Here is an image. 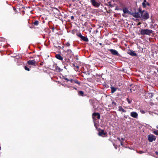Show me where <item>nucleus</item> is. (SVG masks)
I'll return each instance as SVG.
<instances>
[{
  "mask_svg": "<svg viewBox=\"0 0 158 158\" xmlns=\"http://www.w3.org/2000/svg\"><path fill=\"white\" fill-rule=\"evenodd\" d=\"M131 116L132 117L136 118L138 117V114L135 112H132L131 113Z\"/></svg>",
  "mask_w": 158,
  "mask_h": 158,
  "instance_id": "obj_13",
  "label": "nucleus"
},
{
  "mask_svg": "<svg viewBox=\"0 0 158 158\" xmlns=\"http://www.w3.org/2000/svg\"><path fill=\"white\" fill-rule=\"evenodd\" d=\"M99 118H100V115H99Z\"/></svg>",
  "mask_w": 158,
  "mask_h": 158,
  "instance_id": "obj_53",
  "label": "nucleus"
},
{
  "mask_svg": "<svg viewBox=\"0 0 158 158\" xmlns=\"http://www.w3.org/2000/svg\"><path fill=\"white\" fill-rule=\"evenodd\" d=\"M92 118L93 119V121L94 123V126L96 127V128L98 131V134L99 135V128H98V123H97V121L96 120L99 119V113H94L92 114Z\"/></svg>",
  "mask_w": 158,
  "mask_h": 158,
  "instance_id": "obj_1",
  "label": "nucleus"
},
{
  "mask_svg": "<svg viewBox=\"0 0 158 158\" xmlns=\"http://www.w3.org/2000/svg\"><path fill=\"white\" fill-rule=\"evenodd\" d=\"M138 11L140 13V18L142 19L146 20L149 18V15L148 13L145 10L141 11L140 8L138 9Z\"/></svg>",
  "mask_w": 158,
  "mask_h": 158,
  "instance_id": "obj_2",
  "label": "nucleus"
},
{
  "mask_svg": "<svg viewBox=\"0 0 158 158\" xmlns=\"http://www.w3.org/2000/svg\"><path fill=\"white\" fill-rule=\"evenodd\" d=\"M139 12L131 13V15L135 18L140 17Z\"/></svg>",
  "mask_w": 158,
  "mask_h": 158,
  "instance_id": "obj_11",
  "label": "nucleus"
},
{
  "mask_svg": "<svg viewBox=\"0 0 158 158\" xmlns=\"http://www.w3.org/2000/svg\"><path fill=\"white\" fill-rule=\"evenodd\" d=\"M130 91L131 92V89H130Z\"/></svg>",
  "mask_w": 158,
  "mask_h": 158,
  "instance_id": "obj_52",
  "label": "nucleus"
},
{
  "mask_svg": "<svg viewBox=\"0 0 158 158\" xmlns=\"http://www.w3.org/2000/svg\"><path fill=\"white\" fill-rule=\"evenodd\" d=\"M77 35L80 37L81 40H82L85 42H88L89 41V40L87 37H85L82 36L81 34L80 33L78 34H77Z\"/></svg>",
  "mask_w": 158,
  "mask_h": 158,
  "instance_id": "obj_5",
  "label": "nucleus"
},
{
  "mask_svg": "<svg viewBox=\"0 0 158 158\" xmlns=\"http://www.w3.org/2000/svg\"><path fill=\"white\" fill-rule=\"evenodd\" d=\"M2 42L1 41V40H0V47L2 46Z\"/></svg>",
  "mask_w": 158,
  "mask_h": 158,
  "instance_id": "obj_32",
  "label": "nucleus"
},
{
  "mask_svg": "<svg viewBox=\"0 0 158 158\" xmlns=\"http://www.w3.org/2000/svg\"><path fill=\"white\" fill-rule=\"evenodd\" d=\"M123 11L124 13H127L129 15H131V13L129 11L127 8H124L123 9Z\"/></svg>",
  "mask_w": 158,
  "mask_h": 158,
  "instance_id": "obj_14",
  "label": "nucleus"
},
{
  "mask_svg": "<svg viewBox=\"0 0 158 158\" xmlns=\"http://www.w3.org/2000/svg\"><path fill=\"white\" fill-rule=\"evenodd\" d=\"M53 66L55 68V69H54V71L57 72H60V71H61V70L60 68L57 65V64H54Z\"/></svg>",
  "mask_w": 158,
  "mask_h": 158,
  "instance_id": "obj_10",
  "label": "nucleus"
},
{
  "mask_svg": "<svg viewBox=\"0 0 158 158\" xmlns=\"http://www.w3.org/2000/svg\"><path fill=\"white\" fill-rule=\"evenodd\" d=\"M146 2V0H144L143 2L142 3V5L144 7H145L146 6V4L145 3Z\"/></svg>",
  "mask_w": 158,
  "mask_h": 158,
  "instance_id": "obj_23",
  "label": "nucleus"
},
{
  "mask_svg": "<svg viewBox=\"0 0 158 158\" xmlns=\"http://www.w3.org/2000/svg\"><path fill=\"white\" fill-rule=\"evenodd\" d=\"M111 89H116V88H114L112 87H111Z\"/></svg>",
  "mask_w": 158,
  "mask_h": 158,
  "instance_id": "obj_40",
  "label": "nucleus"
},
{
  "mask_svg": "<svg viewBox=\"0 0 158 158\" xmlns=\"http://www.w3.org/2000/svg\"><path fill=\"white\" fill-rule=\"evenodd\" d=\"M127 100L129 103H131V100H130L128 98H127Z\"/></svg>",
  "mask_w": 158,
  "mask_h": 158,
  "instance_id": "obj_27",
  "label": "nucleus"
},
{
  "mask_svg": "<svg viewBox=\"0 0 158 158\" xmlns=\"http://www.w3.org/2000/svg\"><path fill=\"white\" fill-rule=\"evenodd\" d=\"M117 139L120 141H121V139L119 138H118Z\"/></svg>",
  "mask_w": 158,
  "mask_h": 158,
  "instance_id": "obj_42",
  "label": "nucleus"
},
{
  "mask_svg": "<svg viewBox=\"0 0 158 158\" xmlns=\"http://www.w3.org/2000/svg\"><path fill=\"white\" fill-rule=\"evenodd\" d=\"M77 68H79V67H78V66H77Z\"/></svg>",
  "mask_w": 158,
  "mask_h": 158,
  "instance_id": "obj_49",
  "label": "nucleus"
},
{
  "mask_svg": "<svg viewBox=\"0 0 158 158\" xmlns=\"http://www.w3.org/2000/svg\"><path fill=\"white\" fill-rule=\"evenodd\" d=\"M99 44L101 45V43H99Z\"/></svg>",
  "mask_w": 158,
  "mask_h": 158,
  "instance_id": "obj_51",
  "label": "nucleus"
},
{
  "mask_svg": "<svg viewBox=\"0 0 158 158\" xmlns=\"http://www.w3.org/2000/svg\"><path fill=\"white\" fill-rule=\"evenodd\" d=\"M147 5H148V6H149V3H148V2H147Z\"/></svg>",
  "mask_w": 158,
  "mask_h": 158,
  "instance_id": "obj_45",
  "label": "nucleus"
},
{
  "mask_svg": "<svg viewBox=\"0 0 158 158\" xmlns=\"http://www.w3.org/2000/svg\"><path fill=\"white\" fill-rule=\"evenodd\" d=\"M156 154H158V152H156Z\"/></svg>",
  "mask_w": 158,
  "mask_h": 158,
  "instance_id": "obj_47",
  "label": "nucleus"
},
{
  "mask_svg": "<svg viewBox=\"0 0 158 158\" xmlns=\"http://www.w3.org/2000/svg\"><path fill=\"white\" fill-rule=\"evenodd\" d=\"M98 32V30L96 29L95 31H94V34H96Z\"/></svg>",
  "mask_w": 158,
  "mask_h": 158,
  "instance_id": "obj_31",
  "label": "nucleus"
},
{
  "mask_svg": "<svg viewBox=\"0 0 158 158\" xmlns=\"http://www.w3.org/2000/svg\"><path fill=\"white\" fill-rule=\"evenodd\" d=\"M130 55L132 56H136V54L134 52H131L130 53Z\"/></svg>",
  "mask_w": 158,
  "mask_h": 158,
  "instance_id": "obj_19",
  "label": "nucleus"
},
{
  "mask_svg": "<svg viewBox=\"0 0 158 158\" xmlns=\"http://www.w3.org/2000/svg\"><path fill=\"white\" fill-rule=\"evenodd\" d=\"M27 63L29 65L36 66V61L35 60H30L27 61Z\"/></svg>",
  "mask_w": 158,
  "mask_h": 158,
  "instance_id": "obj_8",
  "label": "nucleus"
},
{
  "mask_svg": "<svg viewBox=\"0 0 158 158\" xmlns=\"http://www.w3.org/2000/svg\"><path fill=\"white\" fill-rule=\"evenodd\" d=\"M39 22L37 20L35 21L34 22H33V25H34V26H37L39 24Z\"/></svg>",
  "mask_w": 158,
  "mask_h": 158,
  "instance_id": "obj_17",
  "label": "nucleus"
},
{
  "mask_svg": "<svg viewBox=\"0 0 158 158\" xmlns=\"http://www.w3.org/2000/svg\"><path fill=\"white\" fill-rule=\"evenodd\" d=\"M13 10L15 12H16V11H17L15 7H13Z\"/></svg>",
  "mask_w": 158,
  "mask_h": 158,
  "instance_id": "obj_34",
  "label": "nucleus"
},
{
  "mask_svg": "<svg viewBox=\"0 0 158 158\" xmlns=\"http://www.w3.org/2000/svg\"><path fill=\"white\" fill-rule=\"evenodd\" d=\"M93 105L94 106L93 107L94 110H97L99 107V105H97V106H95L94 103Z\"/></svg>",
  "mask_w": 158,
  "mask_h": 158,
  "instance_id": "obj_24",
  "label": "nucleus"
},
{
  "mask_svg": "<svg viewBox=\"0 0 158 158\" xmlns=\"http://www.w3.org/2000/svg\"><path fill=\"white\" fill-rule=\"evenodd\" d=\"M63 78L64 80L65 81L67 82H70L72 84H77L78 85H80L81 82L79 81L77 79H72L70 78H67L66 76H63Z\"/></svg>",
  "mask_w": 158,
  "mask_h": 158,
  "instance_id": "obj_3",
  "label": "nucleus"
},
{
  "mask_svg": "<svg viewBox=\"0 0 158 158\" xmlns=\"http://www.w3.org/2000/svg\"><path fill=\"white\" fill-rule=\"evenodd\" d=\"M78 94L79 95L82 96H83L84 94V92L82 91H80L79 92Z\"/></svg>",
  "mask_w": 158,
  "mask_h": 158,
  "instance_id": "obj_21",
  "label": "nucleus"
},
{
  "mask_svg": "<svg viewBox=\"0 0 158 158\" xmlns=\"http://www.w3.org/2000/svg\"><path fill=\"white\" fill-rule=\"evenodd\" d=\"M74 89H76V88H74Z\"/></svg>",
  "mask_w": 158,
  "mask_h": 158,
  "instance_id": "obj_50",
  "label": "nucleus"
},
{
  "mask_svg": "<svg viewBox=\"0 0 158 158\" xmlns=\"http://www.w3.org/2000/svg\"><path fill=\"white\" fill-rule=\"evenodd\" d=\"M96 60H93V62L94 63H96Z\"/></svg>",
  "mask_w": 158,
  "mask_h": 158,
  "instance_id": "obj_37",
  "label": "nucleus"
},
{
  "mask_svg": "<svg viewBox=\"0 0 158 158\" xmlns=\"http://www.w3.org/2000/svg\"><path fill=\"white\" fill-rule=\"evenodd\" d=\"M107 135L106 132L104 130H100L99 129V136L102 137H106Z\"/></svg>",
  "mask_w": 158,
  "mask_h": 158,
  "instance_id": "obj_6",
  "label": "nucleus"
},
{
  "mask_svg": "<svg viewBox=\"0 0 158 158\" xmlns=\"http://www.w3.org/2000/svg\"><path fill=\"white\" fill-rule=\"evenodd\" d=\"M140 112L142 114H144L145 113V111L144 110H140Z\"/></svg>",
  "mask_w": 158,
  "mask_h": 158,
  "instance_id": "obj_30",
  "label": "nucleus"
},
{
  "mask_svg": "<svg viewBox=\"0 0 158 158\" xmlns=\"http://www.w3.org/2000/svg\"><path fill=\"white\" fill-rule=\"evenodd\" d=\"M121 139V141H120L121 142V145H122V142L124 141V139L123 138H122L121 139Z\"/></svg>",
  "mask_w": 158,
  "mask_h": 158,
  "instance_id": "obj_29",
  "label": "nucleus"
},
{
  "mask_svg": "<svg viewBox=\"0 0 158 158\" xmlns=\"http://www.w3.org/2000/svg\"><path fill=\"white\" fill-rule=\"evenodd\" d=\"M70 45V44L69 42H67L65 44V46L67 47H69Z\"/></svg>",
  "mask_w": 158,
  "mask_h": 158,
  "instance_id": "obj_28",
  "label": "nucleus"
},
{
  "mask_svg": "<svg viewBox=\"0 0 158 158\" xmlns=\"http://www.w3.org/2000/svg\"><path fill=\"white\" fill-rule=\"evenodd\" d=\"M139 31L142 35H150L152 33V31L151 30L145 29L140 30Z\"/></svg>",
  "mask_w": 158,
  "mask_h": 158,
  "instance_id": "obj_4",
  "label": "nucleus"
},
{
  "mask_svg": "<svg viewBox=\"0 0 158 158\" xmlns=\"http://www.w3.org/2000/svg\"><path fill=\"white\" fill-rule=\"evenodd\" d=\"M112 104L113 105V104H114L115 105V103L114 102H112Z\"/></svg>",
  "mask_w": 158,
  "mask_h": 158,
  "instance_id": "obj_39",
  "label": "nucleus"
},
{
  "mask_svg": "<svg viewBox=\"0 0 158 158\" xmlns=\"http://www.w3.org/2000/svg\"><path fill=\"white\" fill-rule=\"evenodd\" d=\"M55 57L57 59H58L60 60H63V57L60 54H56L55 55Z\"/></svg>",
  "mask_w": 158,
  "mask_h": 158,
  "instance_id": "obj_15",
  "label": "nucleus"
},
{
  "mask_svg": "<svg viewBox=\"0 0 158 158\" xmlns=\"http://www.w3.org/2000/svg\"><path fill=\"white\" fill-rule=\"evenodd\" d=\"M156 127V128L158 129V125H157Z\"/></svg>",
  "mask_w": 158,
  "mask_h": 158,
  "instance_id": "obj_48",
  "label": "nucleus"
},
{
  "mask_svg": "<svg viewBox=\"0 0 158 158\" xmlns=\"http://www.w3.org/2000/svg\"><path fill=\"white\" fill-rule=\"evenodd\" d=\"M118 110L119 111H122L123 112H126V111L124 110L121 106H119L118 107Z\"/></svg>",
  "mask_w": 158,
  "mask_h": 158,
  "instance_id": "obj_16",
  "label": "nucleus"
},
{
  "mask_svg": "<svg viewBox=\"0 0 158 158\" xmlns=\"http://www.w3.org/2000/svg\"><path fill=\"white\" fill-rule=\"evenodd\" d=\"M156 139V137L153 135L150 134L148 135V140L150 142H152L153 140H155Z\"/></svg>",
  "mask_w": 158,
  "mask_h": 158,
  "instance_id": "obj_7",
  "label": "nucleus"
},
{
  "mask_svg": "<svg viewBox=\"0 0 158 158\" xmlns=\"http://www.w3.org/2000/svg\"><path fill=\"white\" fill-rule=\"evenodd\" d=\"M115 10H118V9L117 8V7H116V9H115Z\"/></svg>",
  "mask_w": 158,
  "mask_h": 158,
  "instance_id": "obj_44",
  "label": "nucleus"
},
{
  "mask_svg": "<svg viewBox=\"0 0 158 158\" xmlns=\"http://www.w3.org/2000/svg\"><path fill=\"white\" fill-rule=\"evenodd\" d=\"M109 50L110 51L111 54L113 55L118 56L119 54L118 52L115 50L114 49H109Z\"/></svg>",
  "mask_w": 158,
  "mask_h": 158,
  "instance_id": "obj_9",
  "label": "nucleus"
},
{
  "mask_svg": "<svg viewBox=\"0 0 158 158\" xmlns=\"http://www.w3.org/2000/svg\"><path fill=\"white\" fill-rule=\"evenodd\" d=\"M130 87H129L128 88H134L135 89H136L137 88L136 87H137L136 86H135V85H134L133 84L130 85Z\"/></svg>",
  "mask_w": 158,
  "mask_h": 158,
  "instance_id": "obj_20",
  "label": "nucleus"
},
{
  "mask_svg": "<svg viewBox=\"0 0 158 158\" xmlns=\"http://www.w3.org/2000/svg\"><path fill=\"white\" fill-rule=\"evenodd\" d=\"M117 139L120 141H121V139L119 138H118Z\"/></svg>",
  "mask_w": 158,
  "mask_h": 158,
  "instance_id": "obj_41",
  "label": "nucleus"
},
{
  "mask_svg": "<svg viewBox=\"0 0 158 158\" xmlns=\"http://www.w3.org/2000/svg\"><path fill=\"white\" fill-rule=\"evenodd\" d=\"M92 5L94 6L98 7L99 6V3L96 2L95 0H91Z\"/></svg>",
  "mask_w": 158,
  "mask_h": 158,
  "instance_id": "obj_12",
  "label": "nucleus"
},
{
  "mask_svg": "<svg viewBox=\"0 0 158 158\" xmlns=\"http://www.w3.org/2000/svg\"><path fill=\"white\" fill-rule=\"evenodd\" d=\"M66 52L68 54H70V55L72 54V52L70 49H68L67 50Z\"/></svg>",
  "mask_w": 158,
  "mask_h": 158,
  "instance_id": "obj_18",
  "label": "nucleus"
},
{
  "mask_svg": "<svg viewBox=\"0 0 158 158\" xmlns=\"http://www.w3.org/2000/svg\"><path fill=\"white\" fill-rule=\"evenodd\" d=\"M153 96V95L152 94H151V97L152 98Z\"/></svg>",
  "mask_w": 158,
  "mask_h": 158,
  "instance_id": "obj_46",
  "label": "nucleus"
},
{
  "mask_svg": "<svg viewBox=\"0 0 158 158\" xmlns=\"http://www.w3.org/2000/svg\"><path fill=\"white\" fill-rule=\"evenodd\" d=\"M124 14H125V13H124L123 14V15H123V17H126V16H125V15Z\"/></svg>",
  "mask_w": 158,
  "mask_h": 158,
  "instance_id": "obj_38",
  "label": "nucleus"
},
{
  "mask_svg": "<svg viewBox=\"0 0 158 158\" xmlns=\"http://www.w3.org/2000/svg\"><path fill=\"white\" fill-rule=\"evenodd\" d=\"M116 89H112L111 92L112 93H113L114 92L116 91Z\"/></svg>",
  "mask_w": 158,
  "mask_h": 158,
  "instance_id": "obj_33",
  "label": "nucleus"
},
{
  "mask_svg": "<svg viewBox=\"0 0 158 158\" xmlns=\"http://www.w3.org/2000/svg\"><path fill=\"white\" fill-rule=\"evenodd\" d=\"M153 133L155 134V135H158V131H156V130H154L153 132Z\"/></svg>",
  "mask_w": 158,
  "mask_h": 158,
  "instance_id": "obj_22",
  "label": "nucleus"
},
{
  "mask_svg": "<svg viewBox=\"0 0 158 158\" xmlns=\"http://www.w3.org/2000/svg\"><path fill=\"white\" fill-rule=\"evenodd\" d=\"M24 69H25V70H27V71H30L29 68H28L26 66H25Z\"/></svg>",
  "mask_w": 158,
  "mask_h": 158,
  "instance_id": "obj_26",
  "label": "nucleus"
},
{
  "mask_svg": "<svg viewBox=\"0 0 158 158\" xmlns=\"http://www.w3.org/2000/svg\"><path fill=\"white\" fill-rule=\"evenodd\" d=\"M107 5H108V6H109L110 7L113 6V5H112V4L111 3V2H108Z\"/></svg>",
  "mask_w": 158,
  "mask_h": 158,
  "instance_id": "obj_25",
  "label": "nucleus"
},
{
  "mask_svg": "<svg viewBox=\"0 0 158 158\" xmlns=\"http://www.w3.org/2000/svg\"><path fill=\"white\" fill-rule=\"evenodd\" d=\"M71 19L73 20L74 19V17L73 16H71Z\"/></svg>",
  "mask_w": 158,
  "mask_h": 158,
  "instance_id": "obj_35",
  "label": "nucleus"
},
{
  "mask_svg": "<svg viewBox=\"0 0 158 158\" xmlns=\"http://www.w3.org/2000/svg\"><path fill=\"white\" fill-rule=\"evenodd\" d=\"M52 29V32H54V27H52V28H51Z\"/></svg>",
  "mask_w": 158,
  "mask_h": 158,
  "instance_id": "obj_36",
  "label": "nucleus"
},
{
  "mask_svg": "<svg viewBox=\"0 0 158 158\" xmlns=\"http://www.w3.org/2000/svg\"><path fill=\"white\" fill-rule=\"evenodd\" d=\"M140 24H141L139 22V23H138L137 25H139Z\"/></svg>",
  "mask_w": 158,
  "mask_h": 158,
  "instance_id": "obj_43",
  "label": "nucleus"
}]
</instances>
